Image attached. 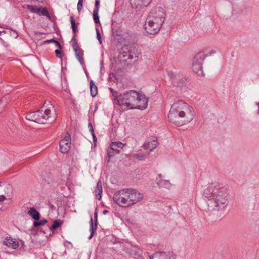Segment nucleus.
<instances>
[{
    "mask_svg": "<svg viewBox=\"0 0 259 259\" xmlns=\"http://www.w3.org/2000/svg\"><path fill=\"white\" fill-rule=\"evenodd\" d=\"M82 4H83V2H80V1H78V4H77V10H78L79 13L81 11V10L82 9Z\"/></svg>",
    "mask_w": 259,
    "mask_h": 259,
    "instance_id": "473e14b6",
    "label": "nucleus"
},
{
    "mask_svg": "<svg viewBox=\"0 0 259 259\" xmlns=\"http://www.w3.org/2000/svg\"><path fill=\"white\" fill-rule=\"evenodd\" d=\"M95 218H96V221H97V212H95Z\"/></svg>",
    "mask_w": 259,
    "mask_h": 259,
    "instance_id": "37998d69",
    "label": "nucleus"
},
{
    "mask_svg": "<svg viewBox=\"0 0 259 259\" xmlns=\"http://www.w3.org/2000/svg\"><path fill=\"white\" fill-rule=\"evenodd\" d=\"M124 146V144L120 142H112L110 145V149L114 151L115 152H119Z\"/></svg>",
    "mask_w": 259,
    "mask_h": 259,
    "instance_id": "2eb2a0df",
    "label": "nucleus"
},
{
    "mask_svg": "<svg viewBox=\"0 0 259 259\" xmlns=\"http://www.w3.org/2000/svg\"><path fill=\"white\" fill-rule=\"evenodd\" d=\"M176 254L172 251H157L150 257V259H176Z\"/></svg>",
    "mask_w": 259,
    "mask_h": 259,
    "instance_id": "1a4fd4ad",
    "label": "nucleus"
},
{
    "mask_svg": "<svg viewBox=\"0 0 259 259\" xmlns=\"http://www.w3.org/2000/svg\"><path fill=\"white\" fill-rule=\"evenodd\" d=\"M79 1H80V2H82L83 1V0H78Z\"/></svg>",
    "mask_w": 259,
    "mask_h": 259,
    "instance_id": "49530a36",
    "label": "nucleus"
},
{
    "mask_svg": "<svg viewBox=\"0 0 259 259\" xmlns=\"http://www.w3.org/2000/svg\"><path fill=\"white\" fill-rule=\"evenodd\" d=\"M157 146V140L153 139L151 141L147 140L145 142L143 145V147L145 150L150 149V152H151Z\"/></svg>",
    "mask_w": 259,
    "mask_h": 259,
    "instance_id": "f8f14e48",
    "label": "nucleus"
},
{
    "mask_svg": "<svg viewBox=\"0 0 259 259\" xmlns=\"http://www.w3.org/2000/svg\"><path fill=\"white\" fill-rule=\"evenodd\" d=\"M50 42H54L56 44V46L58 47L59 49H61V45L59 41L55 40L54 39H51L50 40H47L44 41V44H48Z\"/></svg>",
    "mask_w": 259,
    "mask_h": 259,
    "instance_id": "cd10ccee",
    "label": "nucleus"
},
{
    "mask_svg": "<svg viewBox=\"0 0 259 259\" xmlns=\"http://www.w3.org/2000/svg\"><path fill=\"white\" fill-rule=\"evenodd\" d=\"M27 9L32 13H38L40 12V9L38 8L35 6H33L32 5L27 6Z\"/></svg>",
    "mask_w": 259,
    "mask_h": 259,
    "instance_id": "a878e982",
    "label": "nucleus"
},
{
    "mask_svg": "<svg viewBox=\"0 0 259 259\" xmlns=\"http://www.w3.org/2000/svg\"><path fill=\"white\" fill-rule=\"evenodd\" d=\"M108 212V211L107 210H104L103 211V213L104 214H106Z\"/></svg>",
    "mask_w": 259,
    "mask_h": 259,
    "instance_id": "79ce46f5",
    "label": "nucleus"
},
{
    "mask_svg": "<svg viewBox=\"0 0 259 259\" xmlns=\"http://www.w3.org/2000/svg\"><path fill=\"white\" fill-rule=\"evenodd\" d=\"M62 223V221L56 220L54 222L52 226L51 227H49V229L51 231H52L53 230H54V229L57 228L58 227H59V226H60L61 225Z\"/></svg>",
    "mask_w": 259,
    "mask_h": 259,
    "instance_id": "393cba45",
    "label": "nucleus"
},
{
    "mask_svg": "<svg viewBox=\"0 0 259 259\" xmlns=\"http://www.w3.org/2000/svg\"><path fill=\"white\" fill-rule=\"evenodd\" d=\"M10 35L15 38H17L18 36L17 32L15 31H11L10 32Z\"/></svg>",
    "mask_w": 259,
    "mask_h": 259,
    "instance_id": "c9c22d12",
    "label": "nucleus"
},
{
    "mask_svg": "<svg viewBox=\"0 0 259 259\" xmlns=\"http://www.w3.org/2000/svg\"><path fill=\"white\" fill-rule=\"evenodd\" d=\"M96 193H97V196H99L98 199L100 200L101 198V195L102 193V183L100 181H99L97 183Z\"/></svg>",
    "mask_w": 259,
    "mask_h": 259,
    "instance_id": "412c9836",
    "label": "nucleus"
},
{
    "mask_svg": "<svg viewBox=\"0 0 259 259\" xmlns=\"http://www.w3.org/2000/svg\"><path fill=\"white\" fill-rule=\"evenodd\" d=\"M70 20L72 31L73 33L75 34L78 31L77 25H78V23H77L76 24H75V21L72 16H71L70 17Z\"/></svg>",
    "mask_w": 259,
    "mask_h": 259,
    "instance_id": "4be33fe9",
    "label": "nucleus"
},
{
    "mask_svg": "<svg viewBox=\"0 0 259 259\" xmlns=\"http://www.w3.org/2000/svg\"><path fill=\"white\" fill-rule=\"evenodd\" d=\"M72 47L74 50V51H76L77 50L79 49V48L78 47L76 39V36L75 35H74L73 36L71 40L70 41Z\"/></svg>",
    "mask_w": 259,
    "mask_h": 259,
    "instance_id": "5701e85b",
    "label": "nucleus"
},
{
    "mask_svg": "<svg viewBox=\"0 0 259 259\" xmlns=\"http://www.w3.org/2000/svg\"><path fill=\"white\" fill-rule=\"evenodd\" d=\"M70 138L69 136H65L60 142V150L61 153H66L70 149Z\"/></svg>",
    "mask_w": 259,
    "mask_h": 259,
    "instance_id": "9b49d317",
    "label": "nucleus"
},
{
    "mask_svg": "<svg viewBox=\"0 0 259 259\" xmlns=\"http://www.w3.org/2000/svg\"><path fill=\"white\" fill-rule=\"evenodd\" d=\"M158 177H159L160 178H161L162 177V175H161V174H159V175H158Z\"/></svg>",
    "mask_w": 259,
    "mask_h": 259,
    "instance_id": "c03bdc74",
    "label": "nucleus"
},
{
    "mask_svg": "<svg viewBox=\"0 0 259 259\" xmlns=\"http://www.w3.org/2000/svg\"><path fill=\"white\" fill-rule=\"evenodd\" d=\"M75 52V56L78 61L80 62L81 64L83 63V51L80 49L77 50Z\"/></svg>",
    "mask_w": 259,
    "mask_h": 259,
    "instance_id": "6ab92c4d",
    "label": "nucleus"
},
{
    "mask_svg": "<svg viewBox=\"0 0 259 259\" xmlns=\"http://www.w3.org/2000/svg\"><path fill=\"white\" fill-rule=\"evenodd\" d=\"M140 55L138 49L135 47L131 46L128 53L123 56L126 57L127 59H133L132 62L134 63L138 60Z\"/></svg>",
    "mask_w": 259,
    "mask_h": 259,
    "instance_id": "9d476101",
    "label": "nucleus"
},
{
    "mask_svg": "<svg viewBox=\"0 0 259 259\" xmlns=\"http://www.w3.org/2000/svg\"><path fill=\"white\" fill-rule=\"evenodd\" d=\"M157 181V184L160 188H165L167 189H168L170 188V183L168 180H164L163 179H160L159 180H158V179H156Z\"/></svg>",
    "mask_w": 259,
    "mask_h": 259,
    "instance_id": "dca6fc26",
    "label": "nucleus"
},
{
    "mask_svg": "<svg viewBox=\"0 0 259 259\" xmlns=\"http://www.w3.org/2000/svg\"><path fill=\"white\" fill-rule=\"evenodd\" d=\"M93 18H94V22L96 24L100 23V20H99V16H98V10H94Z\"/></svg>",
    "mask_w": 259,
    "mask_h": 259,
    "instance_id": "bb28decb",
    "label": "nucleus"
},
{
    "mask_svg": "<svg viewBox=\"0 0 259 259\" xmlns=\"http://www.w3.org/2000/svg\"><path fill=\"white\" fill-rule=\"evenodd\" d=\"M203 195L208 199V208L210 210L224 209L227 206L230 199L228 189L218 183L209 184L205 189Z\"/></svg>",
    "mask_w": 259,
    "mask_h": 259,
    "instance_id": "f257e3e1",
    "label": "nucleus"
},
{
    "mask_svg": "<svg viewBox=\"0 0 259 259\" xmlns=\"http://www.w3.org/2000/svg\"><path fill=\"white\" fill-rule=\"evenodd\" d=\"M194 117L193 108L182 100L178 101L172 105L168 115L169 121L178 126L190 122Z\"/></svg>",
    "mask_w": 259,
    "mask_h": 259,
    "instance_id": "f03ea898",
    "label": "nucleus"
},
{
    "mask_svg": "<svg viewBox=\"0 0 259 259\" xmlns=\"http://www.w3.org/2000/svg\"><path fill=\"white\" fill-rule=\"evenodd\" d=\"M54 106L50 101H46L41 110L31 112L26 115L27 120L45 124L51 122L56 119V114Z\"/></svg>",
    "mask_w": 259,
    "mask_h": 259,
    "instance_id": "20e7f679",
    "label": "nucleus"
},
{
    "mask_svg": "<svg viewBox=\"0 0 259 259\" xmlns=\"http://www.w3.org/2000/svg\"><path fill=\"white\" fill-rule=\"evenodd\" d=\"M99 5H100V1H99V0H96V1H95V8H96V9H95L94 10H98V12H99Z\"/></svg>",
    "mask_w": 259,
    "mask_h": 259,
    "instance_id": "f704fd0d",
    "label": "nucleus"
},
{
    "mask_svg": "<svg viewBox=\"0 0 259 259\" xmlns=\"http://www.w3.org/2000/svg\"><path fill=\"white\" fill-rule=\"evenodd\" d=\"M152 0H134L133 4L135 6V9L138 11L142 7H147Z\"/></svg>",
    "mask_w": 259,
    "mask_h": 259,
    "instance_id": "4468645a",
    "label": "nucleus"
},
{
    "mask_svg": "<svg viewBox=\"0 0 259 259\" xmlns=\"http://www.w3.org/2000/svg\"><path fill=\"white\" fill-rule=\"evenodd\" d=\"M28 214L35 221H38L39 219V213L34 207L30 208Z\"/></svg>",
    "mask_w": 259,
    "mask_h": 259,
    "instance_id": "f3484780",
    "label": "nucleus"
},
{
    "mask_svg": "<svg viewBox=\"0 0 259 259\" xmlns=\"http://www.w3.org/2000/svg\"><path fill=\"white\" fill-rule=\"evenodd\" d=\"M39 9H40V12H39V13L38 14L42 15L43 16H49V13L46 9H45V8H39Z\"/></svg>",
    "mask_w": 259,
    "mask_h": 259,
    "instance_id": "2f4dec72",
    "label": "nucleus"
},
{
    "mask_svg": "<svg viewBox=\"0 0 259 259\" xmlns=\"http://www.w3.org/2000/svg\"><path fill=\"white\" fill-rule=\"evenodd\" d=\"M208 56L207 54L204 51H201L197 53L193 58L192 63V69L194 72L200 76L204 75L202 70V64L203 61Z\"/></svg>",
    "mask_w": 259,
    "mask_h": 259,
    "instance_id": "0eeeda50",
    "label": "nucleus"
},
{
    "mask_svg": "<svg viewBox=\"0 0 259 259\" xmlns=\"http://www.w3.org/2000/svg\"><path fill=\"white\" fill-rule=\"evenodd\" d=\"M92 136H93V140H94V142H97V139L95 135V133H93V134H92Z\"/></svg>",
    "mask_w": 259,
    "mask_h": 259,
    "instance_id": "a19ab883",
    "label": "nucleus"
},
{
    "mask_svg": "<svg viewBox=\"0 0 259 259\" xmlns=\"http://www.w3.org/2000/svg\"><path fill=\"white\" fill-rule=\"evenodd\" d=\"M47 223V221L46 219L41 220L40 221L37 222L35 221L33 223V226L34 227H38L39 226L44 225L45 224Z\"/></svg>",
    "mask_w": 259,
    "mask_h": 259,
    "instance_id": "c85d7f7f",
    "label": "nucleus"
},
{
    "mask_svg": "<svg viewBox=\"0 0 259 259\" xmlns=\"http://www.w3.org/2000/svg\"><path fill=\"white\" fill-rule=\"evenodd\" d=\"M3 243L12 249H16L19 246L18 242L11 237L6 238L3 241Z\"/></svg>",
    "mask_w": 259,
    "mask_h": 259,
    "instance_id": "ddd939ff",
    "label": "nucleus"
},
{
    "mask_svg": "<svg viewBox=\"0 0 259 259\" xmlns=\"http://www.w3.org/2000/svg\"><path fill=\"white\" fill-rule=\"evenodd\" d=\"M55 53H56L57 57H58L59 58H61V57H62V56L61 55V52L60 50H55Z\"/></svg>",
    "mask_w": 259,
    "mask_h": 259,
    "instance_id": "e433bc0d",
    "label": "nucleus"
},
{
    "mask_svg": "<svg viewBox=\"0 0 259 259\" xmlns=\"http://www.w3.org/2000/svg\"><path fill=\"white\" fill-rule=\"evenodd\" d=\"M125 207L134 205L141 201L144 197L142 193L134 189H124Z\"/></svg>",
    "mask_w": 259,
    "mask_h": 259,
    "instance_id": "423d86ee",
    "label": "nucleus"
},
{
    "mask_svg": "<svg viewBox=\"0 0 259 259\" xmlns=\"http://www.w3.org/2000/svg\"><path fill=\"white\" fill-rule=\"evenodd\" d=\"M125 197L124 189L115 192L113 196V201L120 207H126L125 204Z\"/></svg>",
    "mask_w": 259,
    "mask_h": 259,
    "instance_id": "6e6552de",
    "label": "nucleus"
},
{
    "mask_svg": "<svg viewBox=\"0 0 259 259\" xmlns=\"http://www.w3.org/2000/svg\"><path fill=\"white\" fill-rule=\"evenodd\" d=\"M165 19V13L161 7L153 9L149 13L145 24V29L150 34H155L160 30Z\"/></svg>",
    "mask_w": 259,
    "mask_h": 259,
    "instance_id": "39448f33",
    "label": "nucleus"
},
{
    "mask_svg": "<svg viewBox=\"0 0 259 259\" xmlns=\"http://www.w3.org/2000/svg\"><path fill=\"white\" fill-rule=\"evenodd\" d=\"M96 32H97V38L99 41L100 42V44H102V40H101V36L100 33L99 32V30L97 28L96 29Z\"/></svg>",
    "mask_w": 259,
    "mask_h": 259,
    "instance_id": "72a5a7b5",
    "label": "nucleus"
},
{
    "mask_svg": "<svg viewBox=\"0 0 259 259\" xmlns=\"http://www.w3.org/2000/svg\"><path fill=\"white\" fill-rule=\"evenodd\" d=\"M168 75L171 78H172L175 76V74L172 72H168Z\"/></svg>",
    "mask_w": 259,
    "mask_h": 259,
    "instance_id": "ea45409f",
    "label": "nucleus"
},
{
    "mask_svg": "<svg viewBox=\"0 0 259 259\" xmlns=\"http://www.w3.org/2000/svg\"><path fill=\"white\" fill-rule=\"evenodd\" d=\"M149 152H146L143 153L142 152H139L137 154H133L131 156V157L133 159H137L140 160H143L144 158L146 157L147 155H148Z\"/></svg>",
    "mask_w": 259,
    "mask_h": 259,
    "instance_id": "a211bd4d",
    "label": "nucleus"
},
{
    "mask_svg": "<svg viewBox=\"0 0 259 259\" xmlns=\"http://www.w3.org/2000/svg\"><path fill=\"white\" fill-rule=\"evenodd\" d=\"M113 103L121 106H125L130 109H145L148 106V99L143 94L134 90L129 91L122 94L117 95L113 93Z\"/></svg>",
    "mask_w": 259,
    "mask_h": 259,
    "instance_id": "7ed1b4c3",
    "label": "nucleus"
},
{
    "mask_svg": "<svg viewBox=\"0 0 259 259\" xmlns=\"http://www.w3.org/2000/svg\"><path fill=\"white\" fill-rule=\"evenodd\" d=\"M6 33V31L5 30L1 31V33Z\"/></svg>",
    "mask_w": 259,
    "mask_h": 259,
    "instance_id": "a18cd8bd",
    "label": "nucleus"
},
{
    "mask_svg": "<svg viewBox=\"0 0 259 259\" xmlns=\"http://www.w3.org/2000/svg\"><path fill=\"white\" fill-rule=\"evenodd\" d=\"M6 103V100L5 98H2L0 100V112L4 110V107Z\"/></svg>",
    "mask_w": 259,
    "mask_h": 259,
    "instance_id": "c756f323",
    "label": "nucleus"
},
{
    "mask_svg": "<svg viewBox=\"0 0 259 259\" xmlns=\"http://www.w3.org/2000/svg\"><path fill=\"white\" fill-rule=\"evenodd\" d=\"M89 127L90 129V131L91 132V134H93L94 133L93 127L91 123H89Z\"/></svg>",
    "mask_w": 259,
    "mask_h": 259,
    "instance_id": "4c0bfd02",
    "label": "nucleus"
},
{
    "mask_svg": "<svg viewBox=\"0 0 259 259\" xmlns=\"http://www.w3.org/2000/svg\"><path fill=\"white\" fill-rule=\"evenodd\" d=\"M6 199V198L4 195H0V202L4 201Z\"/></svg>",
    "mask_w": 259,
    "mask_h": 259,
    "instance_id": "58836bf2",
    "label": "nucleus"
},
{
    "mask_svg": "<svg viewBox=\"0 0 259 259\" xmlns=\"http://www.w3.org/2000/svg\"><path fill=\"white\" fill-rule=\"evenodd\" d=\"M91 95L92 97H95L98 93L97 87L95 84L93 80L90 81Z\"/></svg>",
    "mask_w": 259,
    "mask_h": 259,
    "instance_id": "aec40b11",
    "label": "nucleus"
},
{
    "mask_svg": "<svg viewBox=\"0 0 259 259\" xmlns=\"http://www.w3.org/2000/svg\"><path fill=\"white\" fill-rule=\"evenodd\" d=\"M114 151H112L110 149V147L107 150V156H108V161H109L110 158L113 157L115 155Z\"/></svg>",
    "mask_w": 259,
    "mask_h": 259,
    "instance_id": "7c9ffc66",
    "label": "nucleus"
},
{
    "mask_svg": "<svg viewBox=\"0 0 259 259\" xmlns=\"http://www.w3.org/2000/svg\"><path fill=\"white\" fill-rule=\"evenodd\" d=\"M90 226H91V232L90 236L89 237V239H91L93 237V236L94 235V231L97 229V224H95V226H94L93 219L92 218L90 220Z\"/></svg>",
    "mask_w": 259,
    "mask_h": 259,
    "instance_id": "b1692460",
    "label": "nucleus"
}]
</instances>
